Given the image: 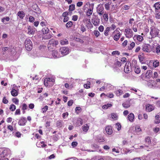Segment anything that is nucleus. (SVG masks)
I'll use <instances>...</instances> for the list:
<instances>
[{"label":"nucleus","mask_w":160,"mask_h":160,"mask_svg":"<svg viewBox=\"0 0 160 160\" xmlns=\"http://www.w3.org/2000/svg\"><path fill=\"white\" fill-rule=\"evenodd\" d=\"M76 123L78 126H81L83 124V120L81 118H78L77 119Z\"/></svg>","instance_id":"58836bf2"},{"label":"nucleus","mask_w":160,"mask_h":160,"mask_svg":"<svg viewBox=\"0 0 160 160\" xmlns=\"http://www.w3.org/2000/svg\"><path fill=\"white\" fill-rule=\"evenodd\" d=\"M122 105L123 107L125 108H129L131 106L130 102L129 101H126L123 103Z\"/></svg>","instance_id":"5701e85b"},{"label":"nucleus","mask_w":160,"mask_h":160,"mask_svg":"<svg viewBox=\"0 0 160 160\" xmlns=\"http://www.w3.org/2000/svg\"><path fill=\"white\" fill-rule=\"evenodd\" d=\"M47 24V22L46 20L42 21L40 23V25L42 27L46 26Z\"/></svg>","instance_id":"69168bd1"},{"label":"nucleus","mask_w":160,"mask_h":160,"mask_svg":"<svg viewBox=\"0 0 160 160\" xmlns=\"http://www.w3.org/2000/svg\"><path fill=\"white\" fill-rule=\"evenodd\" d=\"M0 160H8L3 155L0 154Z\"/></svg>","instance_id":"6e6d98bb"},{"label":"nucleus","mask_w":160,"mask_h":160,"mask_svg":"<svg viewBox=\"0 0 160 160\" xmlns=\"http://www.w3.org/2000/svg\"><path fill=\"white\" fill-rule=\"evenodd\" d=\"M130 63L129 62H127L126 63L124 68V71L126 73H129L131 71V67L130 65Z\"/></svg>","instance_id":"6e6552de"},{"label":"nucleus","mask_w":160,"mask_h":160,"mask_svg":"<svg viewBox=\"0 0 160 160\" xmlns=\"http://www.w3.org/2000/svg\"><path fill=\"white\" fill-rule=\"evenodd\" d=\"M121 125L118 122L117 123L115 124V127L117 128L118 131H119L121 128Z\"/></svg>","instance_id":"864d4df0"},{"label":"nucleus","mask_w":160,"mask_h":160,"mask_svg":"<svg viewBox=\"0 0 160 160\" xmlns=\"http://www.w3.org/2000/svg\"><path fill=\"white\" fill-rule=\"evenodd\" d=\"M112 106V104L111 103H108L107 104L103 105L102 108L103 109H107L109 107H110Z\"/></svg>","instance_id":"c03bdc74"},{"label":"nucleus","mask_w":160,"mask_h":160,"mask_svg":"<svg viewBox=\"0 0 160 160\" xmlns=\"http://www.w3.org/2000/svg\"><path fill=\"white\" fill-rule=\"evenodd\" d=\"M153 52L156 53L158 55H160V45L157 44L155 50L153 51Z\"/></svg>","instance_id":"4be33fe9"},{"label":"nucleus","mask_w":160,"mask_h":160,"mask_svg":"<svg viewBox=\"0 0 160 160\" xmlns=\"http://www.w3.org/2000/svg\"><path fill=\"white\" fill-rule=\"evenodd\" d=\"M88 4H89V7L86 11V14L88 16L90 17L92 15L93 12L94 4H90L89 2H87L86 4V5L88 6Z\"/></svg>","instance_id":"20e7f679"},{"label":"nucleus","mask_w":160,"mask_h":160,"mask_svg":"<svg viewBox=\"0 0 160 160\" xmlns=\"http://www.w3.org/2000/svg\"><path fill=\"white\" fill-rule=\"evenodd\" d=\"M106 96L108 98H112L113 97L114 95L113 93L111 92L110 93L107 94L106 95Z\"/></svg>","instance_id":"680f3d73"},{"label":"nucleus","mask_w":160,"mask_h":160,"mask_svg":"<svg viewBox=\"0 0 160 160\" xmlns=\"http://www.w3.org/2000/svg\"><path fill=\"white\" fill-rule=\"evenodd\" d=\"M12 102L16 105H18L19 103V100L17 98H14L12 99Z\"/></svg>","instance_id":"3c124183"},{"label":"nucleus","mask_w":160,"mask_h":160,"mask_svg":"<svg viewBox=\"0 0 160 160\" xmlns=\"http://www.w3.org/2000/svg\"><path fill=\"white\" fill-rule=\"evenodd\" d=\"M32 8L34 12L37 14H40L41 12V10L36 4L33 5L32 6Z\"/></svg>","instance_id":"9b49d317"},{"label":"nucleus","mask_w":160,"mask_h":160,"mask_svg":"<svg viewBox=\"0 0 160 160\" xmlns=\"http://www.w3.org/2000/svg\"><path fill=\"white\" fill-rule=\"evenodd\" d=\"M154 109V107L152 105L148 104L146 106V111L148 112H150Z\"/></svg>","instance_id":"a211bd4d"},{"label":"nucleus","mask_w":160,"mask_h":160,"mask_svg":"<svg viewBox=\"0 0 160 160\" xmlns=\"http://www.w3.org/2000/svg\"><path fill=\"white\" fill-rule=\"evenodd\" d=\"M112 54V55H119L120 54V52H119L118 51H113Z\"/></svg>","instance_id":"338daca9"},{"label":"nucleus","mask_w":160,"mask_h":160,"mask_svg":"<svg viewBox=\"0 0 160 160\" xmlns=\"http://www.w3.org/2000/svg\"><path fill=\"white\" fill-rule=\"evenodd\" d=\"M111 2H107L104 5V7L106 10H109L110 9V5L111 4Z\"/></svg>","instance_id":"f704fd0d"},{"label":"nucleus","mask_w":160,"mask_h":160,"mask_svg":"<svg viewBox=\"0 0 160 160\" xmlns=\"http://www.w3.org/2000/svg\"><path fill=\"white\" fill-rule=\"evenodd\" d=\"M110 27H107L104 32V35L105 36H108L109 34V32L110 30Z\"/></svg>","instance_id":"79ce46f5"},{"label":"nucleus","mask_w":160,"mask_h":160,"mask_svg":"<svg viewBox=\"0 0 160 160\" xmlns=\"http://www.w3.org/2000/svg\"><path fill=\"white\" fill-rule=\"evenodd\" d=\"M134 71L137 74L139 73L141 71L140 68L138 66H136L135 67Z\"/></svg>","instance_id":"de8ad7c7"},{"label":"nucleus","mask_w":160,"mask_h":160,"mask_svg":"<svg viewBox=\"0 0 160 160\" xmlns=\"http://www.w3.org/2000/svg\"><path fill=\"white\" fill-rule=\"evenodd\" d=\"M44 85L46 87H48V86H50V85L51 84V83L50 82L48 81V80L46 79H45L44 80Z\"/></svg>","instance_id":"13d9d810"},{"label":"nucleus","mask_w":160,"mask_h":160,"mask_svg":"<svg viewBox=\"0 0 160 160\" xmlns=\"http://www.w3.org/2000/svg\"><path fill=\"white\" fill-rule=\"evenodd\" d=\"M153 7L154 8L155 12L159 11L160 9V2L155 3L153 5Z\"/></svg>","instance_id":"dca6fc26"},{"label":"nucleus","mask_w":160,"mask_h":160,"mask_svg":"<svg viewBox=\"0 0 160 160\" xmlns=\"http://www.w3.org/2000/svg\"><path fill=\"white\" fill-rule=\"evenodd\" d=\"M45 79L47 80L48 81H49V82H50L52 84H54V79L50 78H46Z\"/></svg>","instance_id":"0e129e2a"},{"label":"nucleus","mask_w":160,"mask_h":160,"mask_svg":"<svg viewBox=\"0 0 160 160\" xmlns=\"http://www.w3.org/2000/svg\"><path fill=\"white\" fill-rule=\"evenodd\" d=\"M11 93L13 97L17 96L18 94V89L17 87L15 86V87H13L11 89Z\"/></svg>","instance_id":"1a4fd4ad"},{"label":"nucleus","mask_w":160,"mask_h":160,"mask_svg":"<svg viewBox=\"0 0 160 160\" xmlns=\"http://www.w3.org/2000/svg\"><path fill=\"white\" fill-rule=\"evenodd\" d=\"M21 114V111L20 109H17L15 112V115H20Z\"/></svg>","instance_id":"774afa93"},{"label":"nucleus","mask_w":160,"mask_h":160,"mask_svg":"<svg viewBox=\"0 0 160 160\" xmlns=\"http://www.w3.org/2000/svg\"><path fill=\"white\" fill-rule=\"evenodd\" d=\"M7 129L11 132H12L13 131V128L12 126L11 125H9L7 126Z\"/></svg>","instance_id":"e2e57ef3"},{"label":"nucleus","mask_w":160,"mask_h":160,"mask_svg":"<svg viewBox=\"0 0 160 160\" xmlns=\"http://www.w3.org/2000/svg\"><path fill=\"white\" fill-rule=\"evenodd\" d=\"M106 131L108 134H111L112 132V128L111 126H107L105 128Z\"/></svg>","instance_id":"6ab92c4d"},{"label":"nucleus","mask_w":160,"mask_h":160,"mask_svg":"<svg viewBox=\"0 0 160 160\" xmlns=\"http://www.w3.org/2000/svg\"><path fill=\"white\" fill-rule=\"evenodd\" d=\"M160 117L159 115H157L155 116L156 120L154 121V122L156 123H158L160 122V120L159 119Z\"/></svg>","instance_id":"5fc2aeb1"},{"label":"nucleus","mask_w":160,"mask_h":160,"mask_svg":"<svg viewBox=\"0 0 160 160\" xmlns=\"http://www.w3.org/2000/svg\"><path fill=\"white\" fill-rule=\"evenodd\" d=\"M72 22L70 21L66 23V26L67 28H68L71 27L72 26Z\"/></svg>","instance_id":"09e8293b"},{"label":"nucleus","mask_w":160,"mask_h":160,"mask_svg":"<svg viewBox=\"0 0 160 160\" xmlns=\"http://www.w3.org/2000/svg\"><path fill=\"white\" fill-rule=\"evenodd\" d=\"M159 30L154 26H152L150 28V34L152 38H154L158 37L159 35Z\"/></svg>","instance_id":"f257e3e1"},{"label":"nucleus","mask_w":160,"mask_h":160,"mask_svg":"<svg viewBox=\"0 0 160 160\" xmlns=\"http://www.w3.org/2000/svg\"><path fill=\"white\" fill-rule=\"evenodd\" d=\"M69 49L68 48L63 47L60 49V51L63 56L68 54L69 53Z\"/></svg>","instance_id":"9d476101"},{"label":"nucleus","mask_w":160,"mask_h":160,"mask_svg":"<svg viewBox=\"0 0 160 160\" xmlns=\"http://www.w3.org/2000/svg\"><path fill=\"white\" fill-rule=\"evenodd\" d=\"M18 15L20 18L22 19L25 17V14L24 12L22 11L18 12Z\"/></svg>","instance_id":"c85d7f7f"},{"label":"nucleus","mask_w":160,"mask_h":160,"mask_svg":"<svg viewBox=\"0 0 160 160\" xmlns=\"http://www.w3.org/2000/svg\"><path fill=\"white\" fill-rule=\"evenodd\" d=\"M58 44V40L52 39L49 40L48 45V47L50 50L54 49L57 46Z\"/></svg>","instance_id":"f03ea898"},{"label":"nucleus","mask_w":160,"mask_h":160,"mask_svg":"<svg viewBox=\"0 0 160 160\" xmlns=\"http://www.w3.org/2000/svg\"><path fill=\"white\" fill-rule=\"evenodd\" d=\"M60 44L62 45L67 44L68 43V41L66 39L61 40L60 41Z\"/></svg>","instance_id":"e433bc0d"},{"label":"nucleus","mask_w":160,"mask_h":160,"mask_svg":"<svg viewBox=\"0 0 160 160\" xmlns=\"http://www.w3.org/2000/svg\"><path fill=\"white\" fill-rule=\"evenodd\" d=\"M159 65V62L158 60L154 61L153 63V66L154 68L158 67Z\"/></svg>","instance_id":"8fccbe9b"},{"label":"nucleus","mask_w":160,"mask_h":160,"mask_svg":"<svg viewBox=\"0 0 160 160\" xmlns=\"http://www.w3.org/2000/svg\"><path fill=\"white\" fill-rule=\"evenodd\" d=\"M117 32V33L114 35L113 39L115 41H117L119 40L122 35V34L118 31H117V30H116L114 31L115 32Z\"/></svg>","instance_id":"4468645a"},{"label":"nucleus","mask_w":160,"mask_h":160,"mask_svg":"<svg viewBox=\"0 0 160 160\" xmlns=\"http://www.w3.org/2000/svg\"><path fill=\"white\" fill-rule=\"evenodd\" d=\"M133 31L129 28L125 29V35L127 38H129L132 37L133 36Z\"/></svg>","instance_id":"39448f33"},{"label":"nucleus","mask_w":160,"mask_h":160,"mask_svg":"<svg viewBox=\"0 0 160 160\" xmlns=\"http://www.w3.org/2000/svg\"><path fill=\"white\" fill-rule=\"evenodd\" d=\"M104 8L102 5H99L97 8V12L100 16H102L104 13Z\"/></svg>","instance_id":"0eeeda50"},{"label":"nucleus","mask_w":160,"mask_h":160,"mask_svg":"<svg viewBox=\"0 0 160 160\" xmlns=\"http://www.w3.org/2000/svg\"><path fill=\"white\" fill-rule=\"evenodd\" d=\"M128 118L130 122H133L134 118V114L132 113H130L128 115Z\"/></svg>","instance_id":"393cba45"},{"label":"nucleus","mask_w":160,"mask_h":160,"mask_svg":"<svg viewBox=\"0 0 160 160\" xmlns=\"http://www.w3.org/2000/svg\"><path fill=\"white\" fill-rule=\"evenodd\" d=\"M24 44L27 50L28 51H31L32 48V44L31 40L27 39L25 41Z\"/></svg>","instance_id":"7ed1b4c3"},{"label":"nucleus","mask_w":160,"mask_h":160,"mask_svg":"<svg viewBox=\"0 0 160 160\" xmlns=\"http://www.w3.org/2000/svg\"><path fill=\"white\" fill-rule=\"evenodd\" d=\"M148 86L150 88H152L153 87L156 86V83L153 80H151L149 81L148 83Z\"/></svg>","instance_id":"2eb2a0df"},{"label":"nucleus","mask_w":160,"mask_h":160,"mask_svg":"<svg viewBox=\"0 0 160 160\" xmlns=\"http://www.w3.org/2000/svg\"><path fill=\"white\" fill-rule=\"evenodd\" d=\"M42 32L44 34H46L49 32L50 30L48 28H44L42 29Z\"/></svg>","instance_id":"72a5a7b5"},{"label":"nucleus","mask_w":160,"mask_h":160,"mask_svg":"<svg viewBox=\"0 0 160 160\" xmlns=\"http://www.w3.org/2000/svg\"><path fill=\"white\" fill-rule=\"evenodd\" d=\"M135 44L133 42H132L130 43H129L128 46V50L129 51L132 50V49L135 47Z\"/></svg>","instance_id":"f3484780"},{"label":"nucleus","mask_w":160,"mask_h":160,"mask_svg":"<svg viewBox=\"0 0 160 160\" xmlns=\"http://www.w3.org/2000/svg\"><path fill=\"white\" fill-rule=\"evenodd\" d=\"M145 142L146 145L147 147L151 144V141L149 137L148 136L145 138Z\"/></svg>","instance_id":"412c9836"},{"label":"nucleus","mask_w":160,"mask_h":160,"mask_svg":"<svg viewBox=\"0 0 160 160\" xmlns=\"http://www.w3.org/2000/svg\"><path fill=\"white\" fill-rule=\"evenodd\" d=\"M111 117L114 120H117L118 118V116L117 114L114 112L111 113Z\"/></svg>","instance_id":"a878e982"},{"label":"nucleus","mask_w":160,"mask_h":160,"mask_svg":"<svg viewBox=\"0 0 160 160\" xmlns=\"http://www.w3.org/2000/svg\"><path fill=\"white\" fill-rule=\"evenodd\" d=\"M151 46L149 44L144 43L142 46V50L144 52L149 53L151 51Z\"/></svg>","instance_id":"423d86ee"},{"label":"nucleus","mask_w":160,"mask_h":160,"mask_svg":"<svg viewBox=\"0 0 160 160\" xmlns=\"http://www.w3.org/2000/svg\"><path fill=\"white\" fill-rule=\"evenodd\" d=\"M138 58L140 62L141 63H143V60L144 59V56L143 54H142L139 55H138Z\"/></svg>","instance_id":"4c0bfd02"},{"label":"nucleus","mask_w":160,"mask_h":160,"mask_svg":"<svg viewBox=\"0 0 160 160\" xmlns=\"http://www.w3.org/2000/svg\"><path fill=\"white\" fill-rule=\"evenodd\" d=\"M28 32L27 33L29 35L34 34L36 31V29L35 28L31 27L30 26L28 27Z\"/></svg>","instance_id":"ddd939ff"},{"label":"nucleus","mask_w":160,"mask_h":160,"mask_svg":"<svg viewBox=\"0 0 160 160\" xmlns=\"http://www.w3.org/2000/svg\"><path fill=\"white\" fill-rule=\"evenodd\" d=\"M16 109V106L13 104H11L9 107V109L11 111L13 112Z\"/></svg>","instance_id":"37998d69"},{"label":"nucleus","mask_w":160,"mask_h":160,"mask_svg":"<svg viewBox=\"0 0 160 160\" xmlns=\"http://www.w3.org/2000/svg\"><path fill=\"white\" fill-rule=\"evenodd\" d=\"M152 72L151 70H148L145 74V77L147 78H149L152 77Z\"/></svg>","instance_id":"aec40b11"},{"label":"nucleus","mask_w":160,"mask_h":160,"mask_svg":"<svg viewBox=\"0 0 160 160\" xmlns=\"http://www.w3.org/2000/svg\"><path fill=\"white\" fill-rule=\"evenodd\" d=\"M134 38H136L137 40L139 42H142L143 40V37L140 35H135Z\"/></svg>","instance_id":"bb28decb"},{"label":"nucleus","mask_w":160,"mask_h":160,"mask_svg":"<svg viewBox=\"0 0 160 160\" xmlns=\"http://www.w3.org/2000/svg\"><path fill=\"white\" fill-rule=\"evenodd\" d=\"M142 130L139 126H136L135 127V132L138 134L140 133L139 132H141Z\"/></svg>","instance_id":"a19ab883"},{"label":"nucleus","mask_w":160,"mask_h":160,"mask_svg":"<svg viewBox=\"0 0 160 160\" xmlns=\"http://www.w3.org/2000/svg\"><path fill=\"white\" fill-rule=\"evenodd\" d=\"M92 22L94 26H98L100 23V20L99 19L96 18L94 20H92Z\"/></svg>","instance_id":"cd10ccee"},{"label":"nucleus","mask_w":160,"mask_h":160,"mask_svg":"<svg viewBox=\"0 0 160 160\" xmlns=\"http://www.w3.org/2000/svg\"><path fill=\"white\" fill-rule=\"evenodd\" d=\"M123 92V91L120 89L117 90L115 92L116 95L118 97L119 96L122 94Z\"/></svg>","instance_id":"2f4dec72"},{"label":"nucleus","mask_w":160,"mask_h":160,"mask_svg":"<svg viewBox=\"0 0 160 160\" xmlns=\"http://www.w3.org/2000/svg\"><path fill=\"white\" fill-rule=\"evenodd\" d=\"M52 37V34L51 32V33L45 35L43 37V38L45 39H48L51 38Z\"/></svg>","instance_id":"c9c22d12"},{"label":"nucleus","mask_w":160,"mask_h":160,"mask_svg":"<svg viewBox=\"0 0 160 160\" xmlns=\"http://www.w3.org/2000/svg\"><path fill=\"white\" fill-rule=\"evenodd\" d=\"M63 124V121L62 120H58L56 122L57 127L58 128H61Z\"/></svg>","instance_id":"473e14b6"},{"label":"nucleus","mask_w":160,"mask_h":160,"mask_svg":"<svg viewBox=\"0 0 160 160\" xmlns=\"http://www.w3.org/2000/svg\"><path fill=\"white\" fill-rule=\"evenodd\" d=\"M103 18L104 21L107 22L108 20V13L105 12L103 14Z\"/></svg>","instance_id":"ea45409f"},{"label":"nucleus","mask_w":160,"mask_h":160,"mask_svg":"<svg viewBox=\"0 0 160 160\" xmlns=\"http://www.w3.org/2000/svg\"><path fill=\"white\" fill-rule=\"evenodd\" d=\"M89 126L87 124H85L82 127L83 131L84 132H87L89 129Z\"/></svg>","instance_id":"7c9ffc66"},{"label":"nucleus","mask_w":160,"mask_h":160,"mask_svg":"<svg viewBox=\"0 0 160 160\" xmlns=\"http://www.w3.org/2000/svg\"><path fill=\"white\" fill-rule=\"evenodd\" d=\"M52 55L54 58H58L59 56H58V52L56 51H54L52 53Z\"/></svg>","instance_id":"603ef678"},{"label":"nucleus","mask_w":160,"mask_h":160,"mask_svg":"<svg viewBox=\"0 0 160 160\" xmlns=\"http://www.w3.org/2000/svg\"><path fill=\"white\" fill-rule=\"evenodd\" d=\"M81 108L80 107H77L75 108V111L78 114L81 111Z\"/></svg>","instance_id":"bf43d9fd"},{"label":"nucleus","mask_w":160,"mask_h":160,"mask_svg":"<svg viewBox=\"0 0 160 160\" xmlns=\"http://www.w3.org/2000/svg\"><path fill=\"white\" fill-rule=\"evenodd\" d=\"M93 33L96 37H98L99 36L100 33L97 30H94L93 31Z\"/></svg>","instance_id":"4d7b16f0"},{"label":"nucleus","mask_w":160,"mask_h":160,"mask_svg":"<svg viewBox=\"0 0 160 160\" xmlns=\"http://www.w3.org/2000/svg\"><path fill=\"white\" fill-rule=\"evenodd\" d=\"M155 12V18L157 19H160V12L159 11H156Z\"/></svg>","instance_id":"a18cd8bd"},{"label":"nucleus","mask_w":160,"mask_h":160,"mask_svg":"<svg viewBox=\"0 0 160 160\" xmlns=\"http://www.w3.org/2000/svg\"><path fill=\"white\" fill-rule=\"evenodd\" d=\"M75 5L74 4H72L70 5L69 6V10L70 12H72L73 11L75 8Z\"/></svg>","instance_id":"49530a36"},{"label":"nucleus","mask_w":160,"mask_h":160,"mask_svg":"<svg viewBox=\"0 0 160 160\" xmlns=\"http://www.w3.org/2000/svg\"><path fill=\"white\" fill-rule=\"evenodd\" d=\"M10 152V150L7 148H5L3 150L1 154L5 156H8Z\"/></svg>","instance_id":"b1692460"},{"label":"nucleus","mask_w":160,"mask_h":160,"mask_svg":"<svg viewBox=\"0 0 160 160\" xmlns=\"http://www.w3.org/2000/svg\"><path fill=\"white\" fill-rule=\"evenodd\" d=\"M2 102L4 104H7L8 103V101L5 96L3 98Z\"/></svg>","instance_id":"052dcab7"},{"label":"nucleus","mask_w":160,"mask_h":160,"mask_svg":"<svg viewBox=\"0 0 160 160\" xmlns=\"http://www.w3.org/2000/svg\"><path fill=\"white\" fill-rule=\"evenodd\" d=\"M27 120L25 118L22 117L19 120L18 122V124L20 126H24L27 122Z\"/></svg>","instance_id":"f8f14e48"},{"label":"nucleus","mask_w":160,"mask_h":160,"mask_svg":"<svg viewBox=\"0 0 160 160\" xmlns=\"http://www.w3.org/2000/svg\"><path fill=\"white\" fill-rule=\"evenodd\" d=\"M28 108L27 105L25 103L22 104V111L23 113H25L26 112L25 110H26Z\"/></svg>","instance_id":"c756f323"}]
</instances>
